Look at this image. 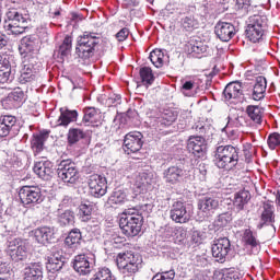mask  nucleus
Returning a JSON list of instances; mask_svg holds the SVG:
<instances>
[{"instance_id": "obj_1", "label": "nucleus", "mask_w": 280, "mask_h": 280, "mask_svg": "<svg viewBox=\"0 0 280 280\" xmlns=\"http://www.w3.org/2000/svg\"><path fill=\"white\" fill-rule=\"evenodd\" d=\"M21 9L11 8L5 13L4 30L9 35L21 36L27 30L30 14Z\"/></svg>"}, {"instance_id": "obj_2", "label": "nucleus", "mask_w": 280, "mask_h": 280, "mask_svg": "<svg viewBox=\"0 0 280 280\" xmlns=\"http://www.w3.org/2000/svg\"><path fill=\"white\" fill-rule=\"evenodd\" d=\"M119 226L127 237H137L143 226V215L139 213V209L128 208L120 214Z\"/></svg>"}, {"instance_id": "obj_3", "label": "nucleus", "mask_w": 280, "mask_h": 280, "mask_svg": "<svg viewBox=\"0 0 280 280\" xmlns=\"http://www.w3.org/2000/svg\"><path fill=\"white\" fill-rule=\"evenodd\" d=\"M214 163L219 170L230 172L240 163V149L231 144L218 147L214 154Z\"/></svg>"}, {"instance_id": "obj_4", "label": "nucleus", "mask_w": 280, "mask_h": 280, "mask_svg": "<svg viewBox=\"0 0 280 280\" xmlns=\"http://www.w3.org/2000/svg\"><path fill=\"white\" fill-rule=\"evenodd\" d=\"M116 264L121 275L132 277V275H137V272L141 270L143 259L141 258V255L137 253L125 252L117 255Z\"/></svg>"}, {"instance_id": "obj_5", "label": "nucleus", "mask_w": 280, "mask_h": 280, "mask_svg": "<svg viewBox=\"0 0 280 280\" xmlns=\"http://www.w3.org/2000/svg\"><path fill=\"white\" fill-rule=\"evenodd\" d=\"M100 43L97 33L85 31L78 37L75 54L82 60H89L95 56V45Z\"/></svg>"}, {"instance_id": "obj_6", "label": "nucleus", "mask_w": 280, "mask_h": 280, "mask_svg": "<svg viewBox=\"0 0 280 280\" xmlns=\"http://www.w3.org/2000/svg\"><path fill=\"white\" fill-rule=\"evenodd\" d=\"M268 30V19L264 15H252L247 20L245 31L246 37L250 43H259Z\"/></svg>"}, {"instance_id": "obj_7", "label": "nucleus", "mask_w": 280, "mask_h": 280, "mask_svg": "<svg viewBox=\"0 0 280 280\" xmlns=\"http://www.w3.org/2000/svg\"><path fill=\"white\" fill-rule=\"evenodd\" d=\"M57 176L62 180V183H67L69 185H75L80 179V172H78V167L75 163L71 160H62L57 166Z\"/></svg>"}, {"instance_id": "obj_8", "label": "nucleus", "mask_w": 280, "mask_h": 280, "mask_svg": "<svg viewBox=\"0 0 280 280\" xmlns=\"http://www.w3.org/2000/svg\"><path fill=\"white\" fill-rule=\"evenodd\" d=\"M19 198L24 207L40 205L43 202V191L38 186H23L19 191Z\"/></svg>"}, {"instance_id": "obj_9", "label": "nucleus", "mask_w": 280, "mask_h": 280, "mask_svg": "<svg viewBox=\"0 0 280 280\" xmlns=\"http://www.w3.org/2000/svg\"><path fill=\"white\" fill-rule=\"evenodd\" d=\"M37 57H25L22 62V69L20 70L19 82L20 84H27V82H34L38 79V69H36Z\"/></svg>"}, {"instance_id": "obj_10", "label": "nucleus", "mask_w": 280, "mask_h": 280, "mask_svg": "<svg viewBox=\"0 0 280 280\" xmlns=\"http://www.w3.org/2000/svg\"><path fill=\"white\" fill-rule=\"evenodd\" d=\"M170 218L175 224H187L191 220V212L187 210V203L175 201L171 207Z\"/></svg>"}, {"instance_id": "obj_11", "label": "nucleus", "mask_w": 280, "mask_h": 280, "mask_svg": "<svg viewBox=\"0 0 280 280\" xmlns=\"http://www.w3.org/2000/svg\"><path fill=\"white\" fill-rule=\"evenodd\" d=\"M88 185L90 196H93L94 198H102V196H106V191L108 189V182H106V177L97 174L90 175Z\"/></svg>"}, {"instance_id": "obj_12", "label": "nucleus", "mask_w": 280, "mask_h": 280, "mask_svg": "<svg viewBox=\"0 0 280 280\" xmlns=\"http://www.w3.org/2000/svg\"><path fill=\"white\" fill-rule=\"evenodd\" d=\"M143 148V133L131 131L125 136L124 150L127 154H135Z\"/></svg>"}, {"instance_id": "obj_13", "label": "nucleus", "mask_w": 280, "mask_h": 280, "mask_svg": "<svg viewBox=\"0 0 280 280\" xmlns=\"http://www.w3.org/2000/svg\"><path fill=\"white\" fill-rule=\"evenodd\" d=\"M7 253L11 257L12 261L15 262L27 259V246H25V242L21 238L10 241Z\"/></svg>"}, {"instance_id": "obj_14", "label": "nucleus", "mask_w": 280, "mask_h": 280, "mask_svg": "<svg viewBox=\"0 0 280 280\" xmlns=\"http://www.w3.org/2000/svg\"><path fill=\"white\" fill-rule=\"evenodd\" d=\"M95 264V256L93 254H80L74 257L73 269L79 275H90L93 270V265Z\"/></svg>"}, {"instance_id": "obj_15", "label": "nucleus", "mask_w": 280, "mask_h": 280, "mask_svg": "<svg viewBox=\"0 0 280 280\" xmlns=\"http://www.w3.org/2000/svg\"><path fill=\"white\" fill-rule=\"evenodd\" d=\"M211 250L217 261L224 264L229 253H231V241L228 237L219 238L212 244Z\"/></svg>"}, {"instance_id": "obj_16", "label": "nucleus", "mask_w": 280, "mask_h": 280, "mask_svg": "<svg viewBox=\"0 0 280 280\" xmlns=\"http://www.w3.org/2000/svg\"><path fill=\"white\" fill-rule=\"evenodd\" d=\"M187 150L197 159L207 154V140L202 136H190L187 140Z\"/></svg>"}, {"instance_id": "obj_17", "label": "nucleus", "mask_w": 280, "mask_h": 280, "mask_svg": "<svg viewBox=\"0 0 280 280\" xmlns=\"http://www.w3.org/2000/svg\"><path fill=\"white\" fill-rule=\"evenodd\" d=\"M197 207L206 218H209L220 209V199L213 195H207L198 200Z\"/></svg>"}, {"instance_id": "obj_18", "label": "nucleus", "mask_w": 280, "mask_h": 280, "mask_svg": "<svg viewBox=\"0 0 280 280\" xmlns=\"http://www.w3.org/2000/svg\"><path fill=\"white\" fill-rule=\"evenodd\" d=\"M43 160L35 162L34 173L43 180H51L54 177V163L42 156Z\"/></svg>"}, {"instance_id": "obj_19", "label": "nucleus", "mask_w": 280, "mask_h": 280, "mask_svg": "<svg viewBox=\"0 0 280 280\" xmlns=\"http://www.w3.org/2000/svg\"><path fill=\"white\" fill-rule=\"evenodd\" d=\"M19 50H20L21 56H24V60L27 57L31 60H32V58H36V56H34V54H36V51H38V39H36L33 36L23 37L21 39Z\"/></svg>"}, {"instance_id": "obj_20", "label": "nucleus", "mask_w": 280, "mask_h": 280, "mask_svg": "<svg viewBox=\"0 0 280 280\" xmlns=\"http://www.w3.org/2000/svg\"><path fill=\"white\" fill-rule=\"evenodd\" d=\"M35 240L38 244H54L56 242V228L40 226L34 231Z\"/></svg>"}, {"instance_id": "obj_21", "label": "nucleus", "mask_w": 280, "mask_h": 280, "mask_svg": "<svg viewBox=\"0 0 280 280\" xmlns=\"http://www.w3.org/2000/svg\"><path fill=\"white\" fill-rule=\"evenodd\" d=\"M183 176H185V170L178 164L170 166L163 172V178L168 185H178L183 180Z\"/></svg>"}, {"instance_id": "obj_22", "label": "nucleus", "mask_w": 280, "mask_h": 280, "mask_svg": "<svg viewBox=\"0 0 280 280\" xmlns=\"http://www.w3.org/2000/svg\"><path fill=\"white\" fill-rule=\"evenodd\" d=\"M215 35L223 43H229L235 36V26L228 22H219L214 27Z\"/></svg>"}, {"instance_id": "obj_23", "label": "nucleus", "mask_w": 280, "mask_h": 280, "mask_svg": "<svg viewBox=\"0 0 280 280\" xmlns=\"http://www.w3.org/2000/svg\"><path fill=\"white\" fill-rule=\"evenodd\" d=\"M275 224V206L271 203H264L260 212V222L257 225V229L262 226H273Z\"/></svg>"}, {"instance_id": "obj_24", "label": "nucleus", "mask_w": 280, "mask_h": 280, "mask_svg": "<svg viewBox=\"0 0 280 280\" xmlns=\"http://www.w3.org/2000/svg\"><path fill=\"white\" fill-rule=\"evenodd\" d=\"M59 117L57 119V126H61L62 128L69 127V124H74L78 121V110L69 109L67 107H61L59 109Z\"/></svg>"}, {"instance_id": "obj_25", "label": "nucleus", "mask_w": 280, "mask_h": 280, "mask_svg": "<svg viewBox=\"0 0 280 280\" xmlns=\"http://www.w3.org/2000/svg\"><path fill=\"white\" fill-rule=\"evenodd\" d=\"M244 95L242 83L240 81L229 83L224 91L223 97L229 102L230 100H240Z\"/></svg>"}, {"instance_id": "obj_26", "label": "nucleus", "mask_w": 280, "mask_h": 280, "mask_svg": "<svg viewBox=\"0 0 280 280\" xmlns=\"http://www.w3.org/2000/svg\"><path fill=\"white\" fill-rule=\"evenodd\" d=\"M49 139V131H40L38 135H34L31 141V148L35 156H40V152L45 150V141Z\"/></svg>"}, {"instance_id": "obj_27", "label": "nucleus", "mask_w": 280, "mask_h": 280, "mask_svg": "<svg viewBox=\"0 0 280 280\" xmlns=\"http://www.w3.org/2000/svg\"><path fill=\"white\" fill-rule=\"evenodd\" d=\"M24 280H43V265L34 262L26 267L24 269Z\"/></svg>"}, {"instance_id": "obj_28", "label": "nucleus", "mask_w": 280, "mask_h": 280, "mask_svg": "<svg viewBox=\"0 0 280 280\" xmlns=\"http://www.w3.org/2000/svg\"><path fill=\"white\" fill-rule=\"evenodd\" d=\"M268 86V83L264 77H257L254 89H253V94L252 97L255 100V102H259V100H264L266 95V89Z\"/></svg>"}, {"instance_id": "obj_29", "label": "nucleus", "mask_w": 280, "mask_h": 280, "mask_svg": "<svg viewBox=\"0 0 280 280\" xmlns=\"http://www.w3.org/2000/svg\"><path fill=\"white\" fill-rule=\"evenodd\" d=\"M248 200H250V192L247 190H240L234 195L233 207L235 211H243L244 207L248 205Z\"/></svg>"}, {"instance_id": "obj_30", "label": "nucleus", "mask_w": 280, "mask_h": 280, "mask_svg": "<svg viewBox=\"0 0 280 280\" xmlns=\"http://www.w3.org/2000/svg\"><path fill=\"white\" fill-rule=\"evenodd\" d=\"M93 211H95V203L91 201H83L79 206V218L81 222H89L93 218Z\"/></svg>"}, {"instance_id": "obj_31", "label": "nucleus", "mask_w": 280, "mask_h": 280, "mask_svg": "<svg viewBox=\"0 0 280 280\" xmlns=\"http://www.w3.org/2000/svg\"><path fill=\"white\" fill-rule=\"evenodd\" d=\"M23 100H25V92L21 90V88L14 89L5 98L7 104H11L13 108H19L21 104H23Z\"/></svg>"}, {"instance_id": "obj_32", "label": "nucleus", "mask_w": 280, "mask_h": 280, "mask_svg": "<svg viewBox=\"0 0 280 280\" xmlns=\"http://www.w3.org/2000/svg\"><path fill=\"white\" fill-rule=\"evenodd\" d=\"M98 117L100 113H97V109H95V107H86L84 109L83 124H85V126H89V124H91L92 126H100V124H102V120H97Z\"/></svg>"}, {"instance_id": "obj_33", "label": "nucleus", "mask_w": 280, "mask_h": 280, "mask_svg": "<svg viewBox=\"0 0 280 280\" xmlns=\"http://www.w3.org/2000/svg\"><path fill=\"white\" fill-rule=\"evenodd\" d=\"M80 242H82V233L79 229L71 230L65 240V244L69 248H78Z\"/></svg>"}, {"instance_id": "obj_34", "label": "nucleus", "mask_w": 280, "mask_h": 280, "mask_svg": "<svg viewBox=\"0 0 280 280\" xmlns=\"http://www.w3.org/2000/svg\"><path fill=\"white\" fill-rule=\"evenodd\" d=\"M86 137L84 130L80 128H70L67 135L69 145H75L79 141H82Z\"/></svg>"}, {"instance_id": "obj_35", "label": "nucleus", "mask_w": 280, "mask_h": 280, "mask_svg": "<svg viewBox=\"0 0 280 280\" xmlns=\"http://www.w3.org/2000/svg\"><path fill=\"white\" fill-rule=\"evenodd\" d=\"M152 183L148 173H139L135 179V187L138 188L139 194H143L148 189V185Z\"/></svg>"}, {"instance_id": "obj_36", "label": "nucleus", "mask_w": 280, "mask_h": 280, "mask_svg": "<svg viewBox=\"0 0 280 280\" xmlns=\"http://www.w3.org/2000/svg\"><path fill=\"white\" fill-rule=\"evenodd\" d=\"M60 226H71L75 223V213L71 210H65L58 215Z\"/></svg>"}, {"instance_id": "obj_37", "label": "nucleus", "mask_w": 280, "mask_h": 280, "mask_svg": "<svg viewBox=\"0 0 280 280\" xmlns=\"http://www.w3.org/2000/svg\"><path fill=\"white\" fill-rule=\"evenodd\" d=\"M72 47H73V38L67 35L58 49V54L61 57V59L67 58V56L71 54Z\"/></svg>"}, {"instance_id": "obj_38", "label": "nucleus", "mask_w": 280, "mask_h": 280, "mask_svg": "<svg viewBox=\"0 0 280 280\" xmlns=\"http://www.w3.org/2000/svg\"><path fill=\"white\" fill-rule=\"evenodd\" d=\"M128 200L126 191L121 189H116L112 192L109 196L107 202L113 206V205H124Z\"/></svg>"}, {"instance_id": "obj_39", "label": "nucleus", "mask_w": 280, "mask_h": 280, "mask_svg": "<svg viewBox=\"0 0 280 280\" xmlns=\"http://www.w3.org/2000/svg\"><path fill=\"white\" fill-rule=\"evenodd\" d=\"M90 280H117V277L113 275L109 268H100Z\"/></svg>"}, {"instance_id": "obj_40", "label": "nucleus", "mask_w": 280, "mask_h": 280, "mask_svg": "<svg viewBox=\"0 0 280 280\" xmlns=\"http://www.w3.org/2000/svg\"><path fill=\"white\" fill-rule=\"evenodd\" d=\"M243 242L252 248H257V246H259V240H257V236L253 233L252 229L244 230Z\"/></svg>"}, {"instance_id": "obj_41", "label": "nucleus", "mask_w": 280, "mask_h": 280, "mask_svg": "<svg viewBox=\"0 0 280 280\" xmlns=\"http://www.w3.org/2000/svg\"><path fill=\"white\" fill-rule=\"evenodd\" d=\"M196 89H198L196 80L185 81L182 85V93L186 97H194L196 95Z\"/></svg>"}, {"instance_id": "obj_42", "label": "nucleus", "mask_w": 280, "mask_h": 280, "mask_svg": "<svg viewBox=\"0 0 280 280\" xmlns=\"http://www.w3.org/2000/svg\"><path fill=\"white\" fill-rule=\"evenodd\" d=\"M246 113L248 117L255 121V124H261V117H262L261 107L249 105L246 108Z\"/></svg>"}, {"instance_id": "obj_43", "label": "nucleus", "mask_w": 280, "mask_h": 280, "mask_svg": "<svg viewBox=\"0 0 280 280\" xmlns=\"http://www.w3.org/2000/svg\"><path fill=\"white\" fill-rule=\"evenodd\" d=\"M182 27L186 32H194V30H198L199 23L198 20L194 19V15H188L182 19Z\"/></svg>"}, {"instance_id": "obj_44", "label": "nucleus", "mask_w": 280, "mask_h": 280, "mask_svg": "<svg viewBox=\"0 0 280 280\" xmlns=\"http://www.w3.org/2000/svg\"><path fill=\"white\" fill-rule=\"evenodd\" d=\"M150 60L156 69H161L163 67V59L165 58V54H163V50L161 49H154L150 54Z\"/></svg>"}, {"instance_id": "obj_45", "label": "nucleus", "mask_w": 280, "mask_h": 280, "mask_svg": "<svg viewBox=\"0 0 280 280\" xmlns=\"http://www.w3.org/2000/svg\"><path fill=\"white\" fill-rule=\"evenodd\" d=\"M244 121H246V118L244 116H236V117H228V124L222 129V132H226L230 128H240L241 126H244Z\"/></svg>"}, {"instance_id": "obj_46", "label": "nucleus", "mask_w": 280, "mask_h": 280, "mask_svg": "<svg viewBox=\"0 0 280 280\" xmlns=\"http://www.w3.org/2000/svg\"><path fill=\"white\" fill-rule=\"evenodd\" d=\"M139 73L143 84L150 85L154 83V73H152V68L143 67L140 69Z\"/></svg>"}, {"instance_id": "obj_47", "label": "nucleus", "mask_w": 280, "mask_h": 280, "mask_svg": "<svg viewBox=\"0 0 280 280\" xmlns=\"http://www.w3.org/2000/svg\"><path fill=\"white\" fill-rule=\"evenodd\" d=\"M187 47L190 54L200 55L207 52V45L202 44V42L190 40Z\"/></svg>"}, {"instance_id": "obj_48", "label": "nucleus", "mask_w": 280, "mask_h": 280, "mask_svg": "<svg viewBox=\"0 0 280 280\" xmlns=\"http://www.w3.org/2000/svg\"><path fill=\"white\" fill-rule=\"evenodd\" d=\"M174 121H176V116L172 110H166L165 113L162 114L160 118V124H162V126H172Z\"/></svg>"}, {"instance_id": "obj_49", "label": "nucleus", "mask_w": 280, "mask_h": 280, "mask_svg": "<svg viewBox=\"0 0 280 280\" xmlns=\"http://www.w3.org/2000/svg\"><path fill=\"white\" fill-rule=\"evenodd\" d=\"M62 266H65V261H58V260H51L47 258L46 262V269L48 272H58L59 270H62Z\"/></svg>"}, {"instance_id": "obj_50", "label": "nucleus", "mask_w": 280, "mask_h": 280, "mask_svg": "<svg viewBox=\"0 0 280 280\" xmlns=\"http://www.w3.org/2000/svg\"><path fill=\"white\" fill-rule=\"evenodd\" d=\"M12 56L0 55V70L12 71Z\"/></svg>"}, {"instance_id": "obj_51", "label": "nucleus", "mask_w": 280, "mask_h": 280, "mask_svg": "<svg viewBox=\"0 0 280 280\" xmlns=\"http://www.w3.org/2000/svg\"><path fill=\"white\" fill-rule=\"evenodd\" d=\"M174 277H176V272L174 269H171L168 271H162L161 273H156L152 280H174Z\"/></svg>"}, {"instance_id": "obj_52", "label": "nucleus", "mask_w": 280, "mask_h": 280, "mask_svg": "<svg viewBox=\"0 0 280 280\" xmlns=\"http://www.w3.org/2000/svg\"><path fill=\"white\" fill-rule=\"evenodd\" d=\"M0 122L12 130L16 126V117L10 115L2 116L0 117Z\"/></svg>"}, {"instance_id": "obj_53", "label": "nucleus", "mask_w": 280, "mask_h": 280, "mask_svg": "<svg viewBox=\"0 0 280 280\" xmlns=\"http://www.w3.org/2000/svg\"><path fill=\"white\" fill-rule=\"evenodd\" d=\"M52 261H65V257H62V250L57 247H52L50 250V255L47 257Z\"/></svg>"}, {"instance_id": "obj_54", "label": "nucleus", "mask_w": 280, "mask_h": 280, "mask_svg": "<svg viewBox=\"0 0 280 280\" xmlns=\"http://www.w3.org/2000/svg\"><path fill=\"white\" fill-rule=\"evenodd\" d=\"M231 221V214L230 213H221L219 214L218 219L215 220L217 226L223 228L229 224Z\"/></svg>"}, {"instance_id": "obj_55", "label": "nucleus", "mask_w": 280, "mask_h": 280, "mask_svg": "<svg viewBox=\"0 0 280 280\" xmlns=\"http://www.w3.org/2000/svg\"><path fill=\"white\" fill-rule=\"evenodd\" d=\"M268 145L270 150H275L278 145H280V135L272 133L268 138Z\"/></svg>"}, {"instance_id": "obj_56", "label": "nucleus", "mask_w": 280, "mask_h": 280, "mask_svg": "<svg viewBox=\"0 0 280 280\" xmlns=\"http://www.w3.org/2000/svg\"><path fill=\"white\" fill-rule=\"evenodd\" d=\"M12 82V70H0V84Z\"/></svg>"}, {"instance_id": "obj_57", "label": "nucleus", "mask_w": 280, "mask_h": 280, "mask_svg": "<svg viewBox=\"0 0 280 280\" xmlns=\"http://www.w3.org/2000/svg\"><path fill=\"white\" fill-rule=\"evenodd\" d=\"M107 106H117L121 104V95L117 94H112L107 100H106Z\"/></svg>"}, {"instance_id": "obj_58", "label": "nucleus", "mask_w": 280, "mask_h": 280, "mask_svg": "<svg viewBox=\"0 0 280 280\" xmlns=\"http://www.w3.org/2000/svg\"><path fill=\"white\" fill-rule=\"evenodd\" d=\"M130 34V31L128 28H121L117 34L116 38L119 40V43H122V40H126L128 38V35Z\"/></svg>"}, {"instance_id": "obj_59", "label": "nucleus", "mask_w": 280, "mask_h": 280, "mask_svg": "<svg viewBox=\"0 0 280 280\" xmlns=\"http://www.w3.org/2000/svg\"><path fill=\"white\" fill-rule=\"evenodd\" d=\"M236 8L238 10H248L250 8V0H236Z\"/></svg>"}, {"instance_id": "obj_60", "label": "nucleus", "mask_w": 280, "mask_h": 280, "mask_svg": "<svg viewBox=\"0 0 280 280\" xmlns=\"http://www.w3.org/2000/svg\"><path fill=\"white\" fill-rule=\"evenodd\" d=\"M221 280H240V276L236 272L223 273Z\"/></svg>"}, {"instance_id": "obj_61", "label": "nucleus", "mask_w": 280, "mask_h": 280, "mask_svg": "<svg viewBox=\"0 0 280 280\" xmlns=\"http://www.w3.org/2000/svg\"><path fill=\"white\" fill-rule=\"evenodd\" d=\"M10 132H12V130L8 128L5 125H3L2 122H0V137L1 138L8 137Z\"/></svg>"}, {"instance_id": "obj_62", "label": "nucleus", "mask_w": 280, "mask_h": 280, "mask_svg": "<svg viewBox=\"0 0 280 280\" xmlns=\"http://www.w3.org/2000/svg\"><path fill=\"white\" fill-rule=\"evenodd\" d=\"M191 240L195 242V244H200L202 242V235L200 234V231H194Z\"/></svg>"}, {"instance_id": "obj_63", "label": "nucleus", "mask_w": 280, "mask_h": 280, "mask_svg": "<svg viewBox=\"0 0 280 280\" xmlns=\"http://www.w3.org/2000/svg\"><path fill=\"white\" fill-rule=\"evenodd\" d=\"M8 46V37L0 32V50Z\"/></svg>"}, {"instance_id": "obj_64", "label": "nucleus", "mask_w": 280, "mask_h": 280, "mask_svg": "<svg viewBox=\"0 0 280 280\" xmlns=\"http://www.w3.org/2000/svg\"><path fill=\"white\" fill-rule=\"evenodd\" d=\"M195 130H196L197 132H200V133L202 135V133H205V126H202V125H196V126H195Z\"/></svg>"}]
</instances>
